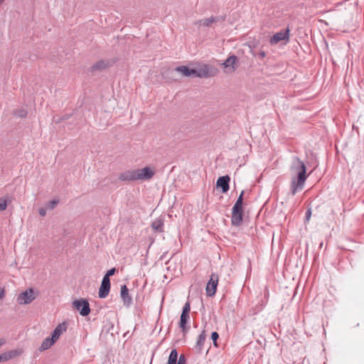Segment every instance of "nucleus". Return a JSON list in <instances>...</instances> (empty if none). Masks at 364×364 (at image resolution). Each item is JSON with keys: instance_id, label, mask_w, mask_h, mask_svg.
Wrapping results in <instances>:
<instances>
[{"instance_id": "e433bc0d", "label": "nucleus", "mask_w": 364, "mask_h": 364, "mask_svg": "<svg viewBox=\"0 0 364 364\" xmlns=\"http://www.w3.org/2000/svg\"><path fill=\"white\" fill-rule=\"evenodd\" d=\"M323 243H320V249L322 248Z\"/></svg>"}, {"instance_id": "20e7f679", "label": "nucleus", "mask_w": 364, "mask_h": 364, "mask_svg": "<svg viewBox=\"0 0 364 364\" xmlns=\"http://www.w3.org/2000/svg\"><path fill=\"white\" fill-rule=\"evenodd\" d=\"M243 220L242 205H235L232 209L231 223L233 226H240Z\"/></svg>"}, {"instance_id": "f03ea898", "label": "nucleus", "mask_w": 364, "mask_h": 364, "mask_svg": "<svg viewBox=\"0 0 364 364\" xmlns=\"http://www.w3.org/2000/svg\"><path fill=\"white\" fill-rule=\"evenodd\" d=\"M175 70L176 71L182 73L183 76L186 77L195 75L197 77H202L207 76L208 74V68L207 65H205L204 68L200 70L189 68L186 65L178 66L176 68Z\"/></svg>"}, {"instance_id": "473e14b6", "label": "nucleus", "mask_w": 364, "mask_h": 364, "mask_svg": "<svg viewBox=\"0 0 364 364\" xmlns=\"http://www.w3.org/2000/svg\"><path fill=\"white\" fill-rule=\"evenodd\" d=\"M211 338L212 340L215 343V341H217V339L218 338V334L217 332H213L212 333V335H211Z\"/></svg>"}, {"instance_id": "2eb2a0df", "label": "nucleus", "mask_w": 364, "mask_h": 364, "mask_svg": "<svg viewBox=\"0 0 364 364\" xmlns=\"http://www.w3.org/2000/svg\"><path fill=\"white\" fill-rule=\"evenodd\" d=\"M120 295L123 299L124 304L127 306L130 305L132 303V298L129 295V291L126 285L121 287Z\"/></svg>"}, {"instance_id": "dca6fc26", "label": "nucleus", "mask_w": 364, "mask_h": 364, "mask_svg": "<svg viewBox=\"0 0 364 364\" xmlns=\"http://www.w3.org/2000/svg\"><path fill=\"white\" fill-rule=\"evenodd\" d=\"M55 342L56 341H54L52 337H48L42 342L39 350L41 351L46 350L51 347Z\"/></svg>"}, {"instance_id": "f3484780", "label": "nucleus", "mask_w": 364, "mask_h": 364, "mask_svg": "<svg viewBox=\"0 0 364 364\" xmlns=\"http://www.w3.org/2000/svg\"><path fill=\"white\" fill-rule=\"evenodd\" d=\"M188 319H189V315H185V314L181 315L179 326L182 329V331L184 333H186L189 328V327L186 326Z\"/></svg>"}, {"instance_id": "6ab92c4d", "label": "nucleus", "mask_w": 364, "mask_h": 364, "mask_svg": "<svg viewBox=\"0 0 364 364\" xmlns=\"http://www.w3.org/2000/svg\"><path fill=\"white\" fill-rule=\"evenodd\" d=\"M109 65V63L105 60H100L95 64H94L92 67V70H101L106 68Z\"/></svg>"}, {"instance_id": "4be33fe9", "label": "nucleus", "mask_w": 364, "mask_h": 364, "mask_svg": "<svg viewBox=\"0 0 364 364\" xmlns=\"http://www.w3.org/2000/svg\"><path fill=\"white\" fill-rule=\"evenodd\" d=\"M205 332H202L198 337V340H197V346L200 349L202 348V346H203L204 344V342H205Z\"/></svg>"}, {"instance_id": "f8f14e48", "label": "nucleus", "mask_w": 364, "mask_h": 364, "mask_svg": "<svg viewBox=\"0 0 364 364\" xmlns=\"http://www.w3.org/2000/svg\"><path fill=\"white\" fill-rule=\"evenodd\" d=\"M230 178L229 176H220L217 180V186L222 189L223 193H227L230 188Z\"/></svg>"}, {"instance_id": "cd10ccee", "label": "nucleus", "mask_w": 364, "mask_h": 364, "mask_svg": "<svg viewBox=\"0 0 364 364\" xmlns=\"http://www.w3.org/2000/svg\"><path fill=\"white\" fill-rule=\"evenodd\" d=\"M243 195H244V191H242L240 193L239 197L237 198L236 202L235 203V205H242L243 204Z\"/></svg>"}, {"instance_id": "f257e3e1", "label": "nucleus", "mask_w": 364, "mask_h": 364, "mask_svg": "<svg viewBox=\"0 0 364 364\" xmlns=\"http://www.w3.org/2000/svg\"><path fill=\"white\" fill-rule=\"evenodd\" d=\"M291 173L293 176L291 181V194L294 196L297 191L304 188L307 175L304 169L301 172Z\"/></svg>"}, {"instance_id": "7ed1b4c3", "label": "nucleus", "mask_w": 364, "mask_h": 364, "mask_svg": "<svg viewBox=\"0 0 364 364\" xmlns=\"http://www.w3.org/2000/svg\"><path fill=\"white\" fill-rule=\"evenodd\" d=\"M38 291L33 288L27 289L26 291L20 293L16 297V301L20 305H26L31 304L38 296Z\"/></svg>"}, {"instance_id": "9d476101", "label": "nucleus", "mask_w": 364, "mask_h": 364, "mask_svg": "<svg viewBox=\"0 0 364 364\" xmlns=\"http://www.w3.org/2000/svg\"><path fill=\"white\" fill-rule=\"evenodd\" d=\"M136 178L141 181L150 179L154 176V172L149 167H144L141 169H136Z\"/></svg>"}, {"instance_id": "1a4fd4ad", "label": "nucleus", "mask_w": 364, "mask_h": 364, "mask_svg": "<svg viewBox=\"0 0 364 364\" xmlns=\"http://www.w3.org/2000/svg\"><path fill=\"white\" fill-rule=\"evenodd\" d=\"M289 38V29L287 28L286 30L281 31L279 32L276 33L273 35V36L270 38V43L272 45L277 44L279 41H288Z\"/></svg>"}, {"instance_id": "c9c22d12", "label": "nucleus", "mask_w": 364, "mask_h": 364, "mask_svg": "<svg viewBox=\"0 0 364 364\" xmlns=\"http://www.w3.org/2000/svg\"><path fill=\"white\" fill-rule=\"evenodd\" d=\"M259 55H261V57H262V58L265 56V53H264V51L261 52V53H259Z\"/></svg>"}, {"instance_id": "aec40b11", "label": "nucleus", "mask_w": 364, "mask_h": 364, "mask_svg": "<svg viewBox=\"0 0 364 364\" xmlns=\"http://www.w3.org/2000/svg\"><path fill=\"white\" fill-rule=\"evenodd\" d=\"M178 353L176 349L171 350L168 360V364H178Z\"/></svg>"}, {"instance_id": "2f4dec72", "label": "nucleus", "mask_w": 364, "mask_h": 364, "mask_svg": "<svg viewBox=\"0 0 364 364\" xmlns=\"http://www.w3.org/2000/svg\"><path fill=\"white\" fill-rule=\"evenodd\" d=\"M46 208H41L38 210V213L41 216H45L46 215Z\"/></svg>"}, {"instance_id": "9b49d317", "label": "nucleus", "mask_w": 364, "mask_h": 364, "mask_svg": "<svg viewBox=\"0 0 364 364\" xmlns=\"http://www.w3.org/2000/svg\"><path fill=\"white\" fill-rule=\"evenodd\" d=\"M110 289V281L109 278H107V277H104L102 281L101 286L99 289V297L100 298H105L109 292Z\"/></svg>"}, {"instance_id": "c756f323", "label": "nucleus", "mask_w": 364, "mask_h": 364, "mask_svg": "<svg viewBox=\"0 0 364 364\" xmlns=\"http://www.w3.org/2000/svg\"><path fill=\"white\" fill-rule=\"evenodd\" d=\"M311 216V208H309L305 213V221L308 222Z\"/></svg>"}, {"instance_id": "412c9836", "label": "nucleus", "mask_w": 364, "mask_h": 364, "mask_svg": "<svg viewBox=\"0 0 364 364\" xmlns=\"http://www.w3.org/2000/svg\"><path fill=\"white\" fill-rule=\"evenodd\" d=\"M236 60H237L236 56L232 55V56L228 57L225 60L223 65H225V68H229V67L233 68V65L235 63Z\"/></svg>"}, {"instance_id": "7c9ffc66", "label": "nucleus", "mask_w": 364, "mask_h": 364, "mask_svg": "<svg viewBox=\"0 0 364 364\" xmlns=\"http://www.w3.org/2000/svg\"><path fill=\"white\" fill-rule=\"evenodd\" d=\"M115 271H116L115 268H112V269L108 270L104 277H107V278H109L110 276H112L115 273Z\"/></svg>"}, {"instance_id": "f704fd0d", "label": "nucleus", "mask_w": 364, "mask_h": 364, "mask_svg": "<svg viewBox=\"0 0 364 364\" xmlns=\"http://www.w3.org/2000/svg\"><path fill=\"white\" fill-rule=\"evenodd\" d=\"M6 343V340L4 338H0V348H1Z\"/></svg>"}, {"instance_id": "0eeeda50", "label": "nucleus", "mask_w": 364, "mask_h": 364, "mask_svg": "<svg viewBox=\"0 0 364 364\" xmlns=\"http://www.w3.org/2000/svg\"><path fill=\"white\" fill-rule=\"evenodd\" d=\"M218 275L216 274H212L210 276V279L206 285V293L208 296H212L215 295L217 289V286L218 283Z\"/></svg>"}, {"instance_id": "423d86ee", "label": "nucleus", "mask_w": 364, "mask_h": 364, "mask_svg": "<svg viewBox=\"0 0 364 364\" xmlns=\"http://www.w3.org/2000/svg\"><path fill=\"white\" fill-rule=\"evenodd\" d=\"M23 352V350L22 348H16L5 351L0 354V363L7 362L10 360L17 358L20 356Z\"/></svg>"}, {"instance_id": "393cba45", "label": "nucleus", "mask_w": 364, "mask_h": 364, "mask_svg": "<svg viewBox=\"0 0 364 364\" xmlns=\"http://www.w3.org/2000/svg\"><path fill=\"white\" fill-rule=\"evenodd\" d=\"M14 114L19 117L24 118L27 116V111L24 109H18L15 111Z\"/></svg>"}, {"instance_id": "c85d7f7f", "label": "nucleus", "mask_w": 364, "mask_h": 364, "mask_svg": "<svg viewBox=\"0 0 364 364\" xmlns=\"http://www.w3.org/2000/svg\"><path fill=\"white\" fill-rule=\"evenodd\" d=\"M7 207V202L4 198H0V211L5 210Z\"/></svg>"}, {"instance_id": "6e6552de", "label": "nucleus", "mask_w": 364, "mask_h": 364, "mask_svg": "<svg viewBox=\"0 0 364 364\" xmlns=\"http://www.w3.org/2000/svg\"><path fill=\"white\" fill-rule=\"evenodd\" d=\"M303 169L305 171V173H306V166L304 162L298 156H294L292 158V162L290 167L291 173L301 172Z\"/></svg>"}, {"instance_id": "4468645a", "label": "nucleus", "mask_w": 364, "mask_h": 364, "mask_svg": "<svg viewBox=\"0 0 364 364\" xmlns=\"http://www.w3.org/2000/svg\"><path fill=\"white\" fill-rule=\"evenodd\" d=\"M67 330V325L65 323L58 324L52 333V338L57 341L61 334L65 332Z\"/></svg>"}, {"instance_id": "39448f33", "label": "nucleus", "mask_w": 364, "mask_h": 364, "mask_svg": "<svg viewBox=\"0 0 364 364\" xmlns=\"http://www.w3.org/2000/svg\"><path fill=\"white\" fill-rule=\"evenodd\" d=\"M73 304L75 309L79 311L83 316H87L90 312L89 303L85 299L75 300Z\"/></svg>"}, {"instance_id": "bb28decb", "label": "nucleus", "mask_w": 364, "mask_h": 364, "mask_svg": "<svg viewBox=\"0 0 364 364\" xmlns=\"http://www.w3.org/2000/svg\"><path fill=\"white\" fill-rule=\"evenodd\" d=\"M190 310H191L190 304L187 302L183 306V311H182L181 314L189 315Z\"/></svg>"}, {"instance_id": "72a5a7b5", "label": "nucleus", "mask_w": 364, "mask_h": 364, "mask_svg": "<svg viewBox=\"0 0 364 364\" xmlns=\"http://www.w3.org/2000/svg\"><path fill=\"white\" fill-rule=\"evenodd\" d=\"M178 364H186L185 358L181 355L178 358Z\"/></svg>"}, {"instance_id": "a878e982", "label": "nucleus", "mask_w": 364, "mask_h": 364, "mask_svg": "<svg viewBox=\"0 0 364 364\" xmlns=\"http://www.w3.org/2000/svg\"><path fill=\"white\" fill-rule=\"evenodd\" d=\"M6 295V290L4 287H0V301L4 300Z\"/></svg>"}, {"instance_id": "5701e85b", "label": "nucleus", "mask_w": 364, "mask_h": 364, "mask_svg": "<svg viewBox=\"0 0 364 364\" xmlns=\"http://www.w3.org/2000/svg\"><path fill=\"white\" fill-rule=\"evenodd\" d=\"M58 203H59V200L58 199H53L52 200L48 201L46 203V207L48 210H52L54 208H55V206L58 204Z\"/></svg>"}, {"instance_id": "a211bd4d", "label": "nucleus", "mask_w": 364, "mask_h": 364, "mask_svg": "<svg viewBox=\"0 0 364 364\" xmlns=\"http://www.w3.org/2000/svg\"><path fill=\"white\" fill-rule=\"evenodd\" d=\"M151 227L152 228L157 231V232H163V228H164V220L163 219H161V218H159V219H156L152 223H151Z\"/></svg>"}, {"instance_id": "b1692460", "label": "nucleus", "mask_w": 364, "mask_h": 364, "mask_svg": "<svg viewBox=\"0 0 364 364\" xmlns=\"http://www.w3.org/2000/svg\"><path fill=\"white\" fill-rule=\"evenodd\" d=\"M215 19L214 17H210V18L203 19L200 22L201 26H209L211 23H213L215 21Z\"/></svg>"}, {"instance_id": "ddd939ff", "label": "nucleus", "mask_w": 364, "mask_h": 364, "mask_svg": "<svg viewBox=\"0 0 364 364\" xmlns=\"http://www.w3.org/2000/svg\"><path fill=\"white\" fill-rule=\"evenodd\" d=\"M119 178L121 181H137L136 171V170H129V171H124L119 175Z\"/></svg>"}]
</instances>
